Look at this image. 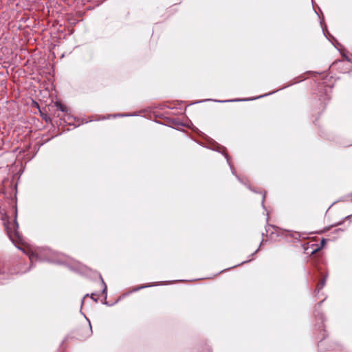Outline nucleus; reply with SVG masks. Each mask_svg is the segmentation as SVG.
Wrapping results in <instances>:
<instances>
[{
  "instance_id": "f257e3e1",
  "label": "nucleus",
  "mask_w": 352,
  "mask_h": 352,
  "mask_svg": "<svg viewBox=\"0 0 352 352\" xmlns=\"http://www.w3.org/2000/svg\"><path fill=\"white\" fill-rule=\"evenodd\" d=\"M4 224H5V227L7 230L8 234L10 236V237H12V234H14L16 237H19V233L17 232V229L19 228V224L16 219H15L12 228L10 227L8 222H7V223L5 222Z\"/></svg>"
},
{
  "instance_id": "f03ea898",
  "label": "nucleus",
  "mask_w": 352,
  "mask_h": 352,
  "mask_svg": "<svg viewBox=\"0 0 352 352\" xmlns=\"http://www.w3.org/2000/svg\"><path fill=\"white\" fill-rule=\"evenodd\" d=\"M29 257H30V261H31V262H33V261H34V259H36V258L37 255H36V254H34V253H31V254L29 255Z\"/></svg>"
},
{
  "instance_id": "7ed1b4c3",
  "label": "nucleus",
  "mask_w": 352,
  "mask_h": 352,
  "mask_svg": "<svg viewBox=\"0 0 352 352\" xmlns=\"http://www.w3.org/2000/svg\"><path fill=\"white\" fill-rule=\"evenodd\" d=\"M57 107L62 111H66V107L64 105L61 104H58Z\"/></svg>"
},
{
  "instance_id": "20e7f679",
  "label": "nucleus",
  "mask_w": 352,
  "mask_h": 352,
  "mask_svg": "<svg viewBox=\"0 0 352 352\" xmlns=\"http://www.w3.org/2000/svg\"><path fill=\"white\" fill-rule=\"evenodd\" d=\"M324 283H325V278H324L321 283H320V285L318 286V289H320L322 288V287L324 286Z\"/></svg>"
}]
</instances>
